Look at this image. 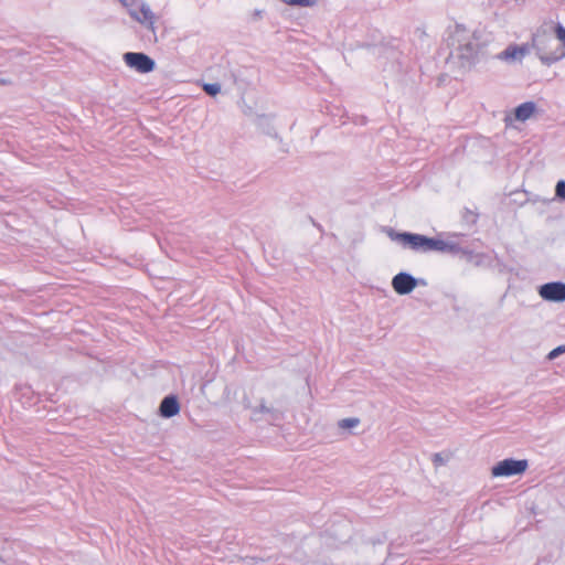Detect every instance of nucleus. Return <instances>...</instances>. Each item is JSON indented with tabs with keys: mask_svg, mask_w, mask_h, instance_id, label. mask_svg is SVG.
I'll return each instance as SVG.
<instances>
[{
	"mask_svg": "<svg viewBox=\"0 0 565 565\" xmlns=\"http://www.w3.org/2000/svg\"><path fill=\"white\" fill-rule=\"evenodd\" d=\"M527 46H519V45H510L504 51H502L499 55V58L504 61H515L521 60L527 53Z\"/></svg>",
	"mask_w": 565,
	"mask_h": 565,
	"instance_id": "9d476101",
	"label": "nucleus"
},
{
	"mask_svg": "<svg viewBox=\"0 0 565 565\" xmlns=\"http://www.w3.org/2000/svg\"><path fill=\"white\" fill-rule=\"evenodd\" d=\"M281 2L289 6L297 7H312L317 3V0H280Z\"/></svg>",
	"mask_w": 565,
	"mask_h": 565,
	"instance_id": "9b49d317",
	"label": "nucleus"
},
{
	"mask_svg": "<svg viewBox=\"0 0 565 565\" xmlns=\"http://www.w3.org/2000/svg\"><path fill=\"white\" fill-rule=\"evenodd\" d=\"M129 14L131 15L132 19H135L139 23L143 24L148 29H150V30L154 29L153 24H154L156 17L147 4L141 3L138 6H132L129 9Z\"/></svg>",
	"mask_w": 565,
	"mask_h": 565,
	"instance_id": "20e7f679",
	"label": "nucleus"
},
{
	"mask_svg": "<svg viewBox=\"0 0 565 565\" xmlns=\"http://www.w3.org/2000/svg\"><path fill=\"white\" fill-rule=\"evenodd\" d=\"M416 279L406 273H399L394 276L392 287L398 295H407L416 287Z\"/></svg>",
	"mask_w": 565,
	"mask_h": 565,
	"instance_id": "423d86ee",
	"label": "nucleus"
},
{
	"mask_svg": "<svg viewBox=\"0 0 565 565\" xmlns=\"http://www.w3.org/2000/svg\"><path fill=\"white\" fill-rule=\"evenodd\" d=\"M555 191L558 198L565 200V181H558Z\"/></svg>",
	"mask_w": 565,
	"mask_h": 565,
	"instance_id": "4468645a",
	"label": "nucleus"
},
{
	"mask_svg": "<svg viewBox=\"0 0 565 565\" xmlns=\"http://www.w3.org/2000/svg\"><path fill=\"white\" fill-rule=\"evenodd\" d=\"M540 296L550 301H564L565 300V284L548 282L540 288Z\"/></svg>",
	"mask_w": 565,
	"mask_h": 565,
	"instance_id": "39448f33",
	"label": "nucleus"
},
{
	"mask_svg": "<svg viewBox=\"0 0 565 565\" xmlns=\"http://www.w3.org/2000/svg\"><path fill=\"white\" fill-rule=\"evenodd\" d=\"M555 34L562 45L556 52L550 55L542 56V61L547 64H551L565 57V28L561 24H557L555 26Z\"/></svg>",
	"mask_w": 565,
	"mask_h": 565,
	"instance_id": "6e6552de",
	"label": "nucleus"
},
{
	"mask_svg": "<svg viewBox=\"0 0 565 565\" xmlns=\"http://www.w3.org/2000/svg\"><path fill=\"white\" fill-rule=\"evenodd\" d=\"M535 111H536L535 104L533 102H526V103L519 105L514 109L513 117H511L509 115L505 116L504 121L508 126L513 122V119L518 120V121H525L529 118H531L535 114Z\"/></svg>",
	"mask_w": 565,
	"mask_h": 565,
	"instance_id": "0eeeda50",
	"label": "nucleus"
},
{
	"mask_svg": "<svg viewBox=\"0 0 565 565\" xmlns=\"http://www.w3.org/2000/svg\"><path fill=\"white\" fill-rule=\"evenodd\" d=\"M434 462H435L436 465H440V463H443V458H441L440 454H435V456H434Z\"/></svg>",
	"mask_w": 565,
	"mask_h": 565,
	"instance_id": "dca6fc26",
	"label": "nucleus"
},
{
	"mask_svg": "<svg viewBox=\"0 0 565 565\" xmlns=\"http://www.w3.org/2000/svg\"><path fill=\"white\" fill-rule=\"evenodd\" d=\"M388 236L392 241H395L402 245L404 248H409L414 252L419 253H429V252H454L456 250V246L448 242H445L439 238L427 237L420 234L414 233H397L391 231Z\"/></svg>",
	"mask_w": 565,
	"mask_h": 565,
	"instance_id": "f257e3e1",
	"label": "nucleus"
},
{
	"mask_svg": "<svg viewBox=\"0 0 565 565\" xmlns=\"http://www.w3.org/2000/svg\"><path fill=\"white\" fill-rule=\"evenodd\" d=\"M359 424V419L358 418H344L342 420L339 422V426L341 428H353L355 427L356 425Z\"/></svg>",
	"mask_w": 565,
	"mask_h": 565,
	"instance_id": "f8f14e48",
	"label": "nucleus"
},
{
	"mask_svg": "<svg viewBox=\"0 0 565 565\" xmlns=\"http://www.w3.org/2000/svg\"><path fill=\"white\" fill-rule=\"evenodd\" d=\"M126 65L138 73H150L154 70V61L145 53L127 52L124 54Z\"/></svg>",
	"mask_w": 565,
	"mask_h": 565,
	"instance_id": "7ed1b4c3",
	"label": "nucleus"
},
{
	"mask_svg": "<svg viewBox=\"0 0 565 565\" xmlns=\"http://www.w3.org/2000/svg\"><path fill=\"white\" fill-rule=\"evenodd\" d=\"M527 468L526 460L504 459L492 468L493 477H510L523 473Z\"/></svg>",
	"mask_w": 565,
	"mask_h": 565,
	"instance_id": "f03ea898",
	"label": "nucleus"
},
{
	"mask_svg": "<svg viewBox=\"0 0 565 565\" xmlns=\"http://www.w3.org/2000/svg\"><path fill=\"white\" fill-rule=\"evenodd\" d=\"M160 415L163 417H173L180 412V404L175 396H167L160 404Z\"/></svg>",
	"mask_w": 565,
	"mask_h": 565,
	"instance_id": "1a4fd4ad",
	"label": "nucleus"
},
{
	"mask_svg": "<svg viewBox=\"0 0 565 565\" xmlns=\"http://www.w3.org/2000/svg\"><path fill=\"white\" fill-rule=\"evenodd\" d=\"M564 352H565V345L557 347L548 353V359H551V360L555 359L557 355H559L561 353H564Z\"/></svg>",
	"mask_w": 565,
	"mask_h": 565,
	"instance_id": "2eb2a0df",
	"label": "nucleus"
},
{
	"mask_svg": "<svg viewBox=\"0 0 565 565\" xmlns=\"http://www.w3.org/2000/svg\"><path fill=\"white\" fill-rule=\"evenodd\" d=\"M0 84H4V81H3V79H0Z\"/></svg>",
	"mask_w": 565,
	"mask_h": 565,
	"instance_id": "f3484780",
	"label": "nucleus"
},
{
	"mask_svg": "<svg viewBox=\"0 0 565 565\" xmlns=\"http://www.w3.org/2000/svg\"><path fill=\"white\" fill-rule=\"evenodd\" d=\"M203 89L211 96H215L220 93V85L218 84H205L203 86Z\"/></svg>",
	"mask_w": 565,
	"mask_h": 565,
	"instance_id": "ddd939ff",
	"label": "nucleus"
}]
</instances>
